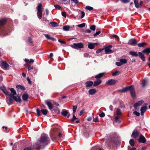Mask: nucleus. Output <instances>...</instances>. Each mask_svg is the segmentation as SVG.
<instances>
[{
    "label": "nucleus",
    "instance_id": "f704fd0d",
    "mask_svg": "<svg viewBox=\"0 0 150 150\" xmlns=\"http://www.w3.org/2000/svg\"><path fill=\"white\" fill-rule=\"evenodd\" d=\"M11 93H11L14 96V95H16V91L13 88H11L10 90Z\"/></svg>",
    "mask_w": 150,
    "mask_h": 150
},
{
    "label": "nucleus",
    "instance_id": "c03bdc74",
    "mask_svg": "<svg viewBox=\"0 0 150 150\" xmlns=\"http://www.w3.org/2000/svg\"><path fill=\"white\" fill-rule=\"evenodd\" d=\"M77 108V105H74L73 106V113H75L76 111V110Z\"/></svg>",
    "mask_w": 150,
    "mask_h": 150
},
{
    "label": "nucleus",
    "instance_id": "338daca9",
    "mask_svg": "<svg viewBox=\"0 0 150 150\" xmlns=\"http://www.w3.org/2000/svg\"><path fill=\"white\" fill-rule=\"evenodd\" d=\"M113 37L115 38H117L118 39H119V38L116 35H113Z\"/></svg>",
    "mask_w": 150,
    "mask_h": 150
},
{
    "label": "nucleus",
    "instance_id": "0e129e2a",
    "mask_svg": "<svg viewBox=\"0 0 150 150\" xmlns=\"http://www.w3.org/2000/svg\"><path fill=\"white\" fill-rule=\"evenodd\" d=\"M28 41L30 43H32V41L31 39L29 38L28 39Z\"/></svg>",
    "mask_w": 150,
    "mask_h": 150
},
{
    "label": "nucleus",
    "instance_id": "c85d7f7f",
    "mask_svg": "<svg viewBox=\"0 0 150 150\" xmlns=\"http://www.w3.org/2000/svg\"><path fill=\"white\" fill-rule=\"evenodd\" d=\"M16 88L18 90L21 89L22 90H25V88L23 86H21L20 85H18L16 86Z\"/></svg>",
    "mask_w": 150,
    "mask_h": 150
},
{
    "label": "nucleus",
    "instance_id": "f3484780",
    "mask_svg": "<svg viewBox=\"0 0 150 150\" xmlns=\"http://www.w3.org/2000/svg\"><path fill=\"white\" fill-rule=\"evenodd\" d=\"M1 67L4 69H7L9 67V65L5 62H3L1 64Z\"/></svg>",
    "mask_w": 150,
    "mask_h": 150
},
{
    "label": "nucleus",
    "instance_id": "f257e3e1",
    "mask_svg": "<svg viewBox=\"0 0 150 150\" xmlns=\"http://www.w3.org/2000/svg\"><path fill=\"white\" fill-rule=\"evenodd\" d=\"M50 143L48 136L46 134L42 135L41 138L36 143L37 146L39 148H43Z\"/></svg>",
    "mask_w": 150,
    "mask_h": 150
},
{
    "label": "nucleus",
    "instance_id": "69168bd1",
    "mask_svg": "<svg viewBox=\"0 0 150 150\" xmlns=\"http://www.w3.org/2000/svg\"><path fill=\"white\" fill-rule=\"evenodd\" d=\"M109 109L111 111H112L113 109V107L112 105H110L109 106Z\"/></svg>",
    "mask_w": 150,
    "mask_h": 150
},
{
    "label": "nucleus",
    "instance_id": "39448f33",
    "mask_svg": "<svg viewBox=\"0 0 150 150\" xmlns=\"http://www.w3.org/2000/svg\"><path fill=\"white\" fill-rule=\"evenodd\" d=\"M8 35V29L6 28H2L0 29V36L2 37Z\"/></svg>",
    "mask_w": 150,
    "mask_h": 150
},
{
    "label": "nucleus",
    "instance_id": "49530a36",
    "mask_svg": "<svg viewBox=\"0 0 150 150\" xmlns=\"http://www.w3.org/2000/svg\"><path fill=\"white\" fill-rule=\"evenodd\" d=\"M90 29L93 31L95 30L96 29L95 25H92L90 27Z\"/></svg>",
    "mask_w": 150,
    "mask_h": 150
},
{
    "label": "nucleus",
    "instance_id": "b1692460",
    "mask_svg": "<svg viewBox=\"0 0 150 150\" xmlns=\"http://www.w3.org/2000/svg\"><path fill=\"white\" fill-rule=\"evenodd\" d=\"M101 82L102 81L101 80L98 79L94 82L93 86H96L100 84Z\"/></svg>",
    "mask_w": 150,
    "mask_h": 150
},
{
    "label": "nucleus",
    "instance_id": "dca6fc26",
    "mask_svg": "<svg viewBox=\"0 0 150 150\" xmlns=\"http://www.w3.org/2000/svg\"><path fill=\"white\" fill-rule=\"evenodd\" d=\"M0 89L6 95L9 96L10 94L6 90L5 87L4 86H3L0 87Z\"/></svg>",
    "mask_w": 150,
    "mask_h": 150
},
{
    "label": "nucleus",
    "instance_id": "f8f14e48",
    "mask_svg": "<svg viewBox=\"0 0 150 150\" xmlns=\"http://www.w3.org/2000/svg\"><path fill=\"white\" fill-rule=\"evenodd\" d=\"M138 140L140 143H144L146 142L145 137L142 134L139 135V138L138 139Z\"/></svg>",
    "mask_w": 150,
    "mask_h": 150
},
{
    "label": "nucleus",
    "instance_id": "58836bf2",
    "mask_svg": "<svg viewBox=\"0 0 150 150\" xmlns=\"http://www.w3.org/2000/svg\"><path fill=\"white\" fill-rule=\"evenodd\" d=\"M116 113L117 115H120L122 112L119 108H117L116 111Z\"/></svg>",
    "mask_w": 150,
    "mask_h": 150
},
{
    "label": "nucleus",
    "instance_id": "bb28decb",
    "mask_svg": "<svg viewBox=\"0 0 150 150\" xmlns=\"http://www.w3.org/2000/svg\"><path fill=\"white\" fill-rule=\"evenodd\" d=\"M12 97L10 96L8 100H7V102L8 105H10L12 104L13 100Z\"/></svg>",
    "mask_w": 150,
    "mask_h": 150
},
{
    "label": "nucleus",
    "instance_id": "412c9836",
    "mask_svg": "<svg viewBox=\"0 0 150 150\" xmlns=\"http://www.w3.org/2000/svg\"><path fill=\"white\" fill-rule=\"evenodd\" d=\"M46 105H47L49 109L50 110L52 109L53 108L52 105V103L50 102L46 101L45 102Z\"/></svg>",
    "mask_w": 150,
    "mask_h": 150
},
{
    "label": "nucleus",
    "instance_id": "9d476101",
    "mask_svg": "<svg viewBox=\"0 0 150 150\" xmlns=\"http://www.w3.org/2000/svg\"><path fill=\"white\" fill-rule=\"evenodd\" d=\"M139 135V133L137 130L135 129L132 133L131 137L134 138H136Z\"/></svg>",
    "mask_w": 150,
    "mask_h": 150
},
{
    "label": "nucleus",
    "instance_id": "774afa93",
    "mask_svg": "<svg viewBox=\"0 0 150 150\" xmlns=\"http://www.w3.org/2000/svg\"><path fill=\"white\" fill-rule=\"evenodd\" d=\"M23 150H31V148L30 147H27L25 148Z\"/></svg>",
    "mask_w": 150,
    "mask_h": 150
},
{
    "label": "nucleus",
    "instance_id": "a18cd8bd",
    "mask_svg": "<svg viewBox=\"0 0 150 150\" xmlns=\"http://www.w3.org/2000/svg\"><path fill=\"white\" fill-rule=\"evenodd\" d=\"M77 118L75 116V113H73V118L71 120V121L73 122L74 121H75L77 119Z\"/></svg>",
    "mask_w": 150,
    "mask_h": 150
},
{
    "label": "nucleus",
    "instance_id": "603ef678",
    "mask_svg": "<svg viewBox=\"0 0 150 150\" xmlns=\"http://www.w3.org/2000/svg\"><path fill=\"white\" fill-rule=\"evenodd\" d=\"M58 42L62 44H66V42H65L63 41H62L60 39H59L58 40Z\"/></svg>",
    "mask_w": 150,
    "mask_h": 150
},
{
    "label": "nucleus",
    "instance_id": "e433bc0d",
    "mask_svg": "<svg viewBox=\"0 0 150 150\" xmlns=\"http://www.w3.org/2000/svg\"><path fill=\"white\" fill-rule=\"evenodd\" d=\"M50 24L52 26L54 27L57 26L58 25L57 23L55 22H50Z\"/></svg>",
    "mask_w": 150,
    "mask_h": 150
},
{
    "label": "nucleus",
    "instance_id": "a19ab883",
    "mask_svg": "<svg viewBox=\"0 0 150 150\" xmlns=\"http://www.w3.org/2000/svg\"><path fill=\"white\" fill-rule=\"evenodd\" d=\"M85 8L86 9L89 11H91L93 10V7L90 6H87Z\"/></svg>",
    "mask_w": 150,
    "mask_h": 150
},
{
    "label": "nucleus",
    "instance_id": "5701e85b",
    "mask_svg": "<svg viewBox=\"0 0 150 150\" xmlns=\"http://www.w3.org/2000/svg\"><path fill=\"white\" fill-rule=\"evenodd\" d=\"M25 68L27 69V70L28 71L33 69V66H31L28 64H25Z\"/></svg>",
    "mask_w": 150,
    "mask_h": 150
},
{
    "label": "nucleus",
    "instance_id": "c756f323",
    "mask_svg": "<svg viewBox=\"0 0 150 150\" xmlns=\"http://www.w3.org/2000/svg\"><path fill=\"white\" fill-rule=\"evenodd\" d=\"M24 60L25 62L27 63L28 62L33 63L34 62V60L32 59H30V60H29L28 59L26 58L24 59Z\"/></svg>",
    "mask_w": 150,
    "mask_h": 150
},
{
    "label": "nucleus",
    "instance_id": "6e6d98bb",
    "mask_svg": "<svg viewBox=\"0 0 150 150\" xmlns=\"http://www.w3.org/2000/svg\"><path fill=\"white\" fill-rule=\"evenodd\" d=\"M119 72L118 71H117L115 73H113L112 75L113 76H116L117 75H118L119 74Z\"/></svg>",
    "mask_w": 150,
    "mask_h": 150
},
{
    "label": "nucleus",
    "instance_id": "864d4df0",
    "mask_svg": "<svg viewBox=\"0 0 150 150\" xmlns=\"http://www.w3.org/2000/svg\"><path fill=\"white\" fill-rule=\"evenodd\" d=\"M100 33V31H98L94 35V37L96 36H97Z\"/></svg>",
    "mask_w": 150,
    "mask_h": 150
},
{
    "label": "nucleus",
    "instance_id": "de8ad7c7",
    "mask_svg": "<svg viewBox=\"0 0 150 150\" xmlns=\"http://www.w3.org/2000/svg\"><path fill=\"white\" fill-rule=\"evenodd\" d=\"M54 6L55 7V8L56 9H57L59 10L61 8V7L60 6H59V5H54Z\"/></svg>",
    "mask_w": 150,
    "mask_h": 150
},
{
    "label": "nucleus",
    "instance_id": "bf43d9fd",
    "mask_svg": "<svg viewBox=\"0 0 150 150\" xmlns=\"http://www.w3.org/2000/svg\"><path fill=\"white\" fill-rule=\"evenodd\" d=\"M62 16L64 17L65 18L66 17V13L65 12H62Z\"/></svg>",
    "mask_w": 150,
    "mask_h": 150
},
{
    "label": "nucleus",
    "instance_id": "8fccbe9b",
    "mask_svg": "<svg viewBox=\"0 0 150 150\" xmlns=\"http://www.w3.org/2000/svg\"><path fill=\"white\" fill-rule=\"evenodd\" d=\"M81 18H82L85 15V13L84 11H81Z\"/></svg>",
    "mask_w": 150,
    "mask_h": 150
},
{
    "label": "nucleus",
    "instance_id": "680f3d73",
    "mask_svg": "<svg viewBox=\"0 0 150 150\" xmlns=\"http://www.w3.org/2000/svg\"><path fill=\"white\" fill-rule=\"evenodd\" d=\"M93 121L95 122H97L98 121V120L97 118L96 117L95 118H93Z\"/></svg>",
    "mask_w": 150,
    "mask_h": 150
},
{
    "label": "nucleus",
    "instance_id": "ea45409f",
    "mask_svg": "<svg viewBox=\"0 0 150 150\" xmlns=\"http://www.w3.org/2000/svg\"><path fill=\"white\" fill-rule=\"evenodd\" d=\"M41 111L42 113L44 115H46L47 114L48 112L45 109H42L41 110Z\"/></svg>",
    "mask_w": 150,
    "mask_h": 150
},
{
    "label": "nucleus",
    "instance_id": "4c0bfd02",
    "mask_svg": "<svg viewBox=\"0 0 150 150\" xmlns=\"http://www.w3.org/2000/svg\"><path fill=\"white\" fill-rule=\"evenodd\" d=\"M129 143L131 146H133L134 144V142L133 139H131L129 141Z\"/></svg>",
    "mask_w": 150,
    "mask_h": 150
},
{
    "label": "nucleus",
    "instance_id": "2f4dec72",
    "mask_svg": "<svg viewBox=\"0 0 150 150\" xmlns=\"http://www.w3.org/2000/svg\"><path fill=\"white\" fill-rule=\"evenodd\" d=\"M134 1L136 7L138 8L140 7V4H139L137 0H134Z\"/></svg>",
    "mask_w": 150,
    "mask_h": 150
},
{
    "label": "nucleus",
    "instance_id": "6e6552de",
    "mask_svg": "<svg viewBox=\"0 0 150 150\" xmlns=\"http://www.w3.org/2000/svg\"><path fill=\"white\" fill-rule=\"evenodd\" d=\"M9 96H11V97H12L13 99L14 100L16 101L17 102H18L19 103H20L21 102V100L19 96H17V97L13 95L11 93H10L9 95Z\"/></svg>",
    "mask_w": 150,
    "mask_h": 150
},
{
    "label": "nucleus",
    "instance_id": "0eeeda50",
    "mask_svg": "<svg viewBox=\"0 0 150 150\" xmlns=\"http://www.w3.org/2000/svg\"><path fill=\"white\" fill-rule=\"evenodd\" d=\"M120 62H117L116 64L117 66H120L124 64L127 63V61L125 59H121L119 60Z\"/></svg>",
    "mask_w": 150,
    "mask_h": 150
},
{
    "label": "nucleus",
    "instance_id": "a878e982",
    "mask_svg": "<svg viewBox=\"0 0 150 150\" xmlns=\"http://www.w3.org/2000/svg\"><path fill=\"white\" fill-rule=\"evenodd\" d=\"M96 92V90L94 89H91L88 91V93L90 95H93Z\"/></svg>",
    "mask_w": 150,
    "mask_h": 150
},
{
    "label": "nucleus",
    "instance_id": "473e14b6",
    "mask_svg": "<svg viewBox=\"0 0 150 150\" xmlns=\"http://www.w3.org/2000/svg\"><path fill=\"white\" fill-rule=\"evenodd\" d=\"M147 83V81L146 79H144L142 81V84L143 87L145 86Z\"/></svg>",
    "mask_w": 150,
    "mask_h": 150
},
{
    "label": "nucleus",
    "instance_id": "72a5a7b5",
    "mask_svg": "<svg viewBox=\"0 0 150 150\" xmlns=\"http://www.w3.org/2000/svg\"><path fill=\"white\" fill-rule=\"evenodd\" d=\"M70 28V27L69 25H65L63 27V29L65 31H68L69 30V29Z\"/></svg>",
    "mask_w": 150,
    "mask_h": 150
},
{
    "label": "nucleus",
    "instance_id": "ddd939ff",
    "mask_svg": "<svg viewBox=\"0 0 150 150\" xmlns=\"http://www.w3.org/2000/svg\"><path fill=\"white\" fill-rule=\"evenodd\" d=\"M109 140H111L112 141H113L114 139H116L117 137V134L115 133L110 134L109 135Z\"/></svg>",
    "mask_w": 150,
    "mask_h": 150
},
{
    "label": "nucleus",
    "instance_id": "423d86ee",
    "mask_svg": "<svg viewBox=\"0 0 150 150\" xmlns=\"http://www.w3.org/2000/svg\"><path fill=\"white\" fill-rule=\"evenodd\" d=\"M71 46L72 48L76 49L83 48L84 47L83 44L81 42L74 43L73 45H71Z\"/></svg>",
    "mask_w": 150,
    "mask_h": 150
},
{
    "label": "nucleus",
    "instance_id": "f03ea898",
    "mask_svg": "<svg viewBox=\"0 0 150 150\" xmlns=\"http://www.w3.org/2000/svg\"><path fill=\"white\" fill-rule=\"evenodd\" d=\"M128 90H129L130 91L131 96L133 98L135 97V93L133 86L131 85L128 86L122 89L123 92H126Z\"/></svg>",
    "mask_w": 150,
    "mask_h": 150
},
{
    "label": "nucleus",
    "instance_id": "20e7f679",
    "mask_svg": "<svg viewBox=\"0 0 150 150\" xmlns=\"http://www.w3.org/2000/svg\"><path fill=\"white\" fill-rule=\"evenodd\" d=\"M38 12L37 15L38 18L40 19L42 16V5L41 4H39L37 7Z\"/></svg>",
    "mask_w": 150,
    "mask_h": 150
},
{
    "label": "nucleus",
    "instance_id": "e2e57ef3",
    "mask_svg": "<svg viewBox=\"0 0 150 150\" xmlns=\"http://www.w3.org/2000/svg\"><path fill=\"white\" fill-rule=\"evenodd\" d=\"M88 55H89V54L88 53H84V56L85 57H87L88 56Z\"/></svg>",
    "mask_w": 150,
    "mask_h": 150
},
{
    "label": "nucleus",
    "instance_id": "37998d69",
    "mask_svg": "<svg viewBox=\"0 0 150 150\" xmlns=\"http://www.w3.org/2000/svg\"><path fill=\"white\" fill-rule=\"evenodd\" d=\"M85 26V24L84 23H82V24H79L77 25V26L78 27H79V28H81L84 27Z\"/></svg>",
    "mask_w": 150,
    "mask_h": 150
},
{
    "label": "nucleus",
    "instance_id": "2eb2a0df",
    "mask_svg": "<svg viewBox=\"0 0 150 150\" xmlns=\"http://www.w3.org/2000/svg\"><path fill=\"white\" fill-rule=\"evenodd\" d=\"M137 43L136 40L134 39H131L128 42V44L131 45H135Z\"/></svg>",
    "mask_w": 150,
    "mask_h": 150
},
{
    "label": "nucleus",
    "instance_id": "aec40b11",
    "mask_svg": "<svg viewBox=\"0 0 150 150\" xmlns=\"http://www.w3.org/2000/svg\"><path fill=\"white\" fill-rule=\"evenodd\" d=\"M142 53L145 54L146 55H148L150 53V48H147L143 50Z\"/></svg>",
    "mask_w": 150,
    "mask_h": 150
},
{
    "label": "nucleus",
    "instance_id": "7c9ffc66",
    "mask_svg": "<svg viewBox=\"0 0 150 150\" xmlns=\"http://www.w3.org/2000/svg\"><path fill=\"white\" fill-rule=\"evenodd\" d=\"M104 74V73H100L96 75L95 76V78L96 79L100 78L103 76Z\"/></svg>",
    "mask_w": 150,
    "mask_h": 150
},
{
    "label": "nucleus",
    "instance_id": "13d9d810",
    "mask_svg": "<svg viewBox=\"0 0 150 150\" xmlns=\"http://www.w3.org/2000/svg\"><path fill=\"white\" fill-rule=\"evenodd\" d=\"M45 36L47 39H49V40H50L51 37H50V35H48L45 34Z\"/></svg>",
    "mask_w": 150,
    "mask_h": 150
},
{
    "label": "nucleus",
    "instance_id": "c9c22d12",
    "mask_svg": "<svg viewBox=\"0 0 150 150\" xmlns=\"http://www.w3.org/2000/svg\"><path fill=\"white\" fill-rule=\"evenodd\" d=\"M146 42H142L138 44L137 45L139 47H144L145 45H146Z\"/></svg>",
    "mask_w": 150,
    "mask_h": 150
},
{
    "label": "nucleus",
    "instance_id": "09e8293b",
    "mask_svg": "<svg viewBox=\"0 0 150 150\" xmlns=\"http://www.w3.org/2000/svg\"><path fill=\"white\" fill-rule=\"evenodd\" d=\"M121 2L123 3H126L129 2V0H120Z\"/></svg>",
    "mask_w": 150,
    "mask_h": 150
},
{
    "label": "nucleus",
    "instance_id": "9b49d317",
    "mask_svg": "<svg viewBox=\"0 0 150 150\" xmlns=\"http://www.w3.org/2000/svg\"><path fill=\"white\" fill-rule=\"evenodd\" d=\"M116 82V80L111 79L107 81L105 83V84L108 85H114Z\"/></svg>",
    "mask_w": 150,
    "mask_h": 150
},
{
    "label": "nucleus",
    "instance_id": "393cba45",
    "mask_svg": "<svg viewBox=\"0 0 150 150\" xmlns=\"http://www.w3.org/2000/svg\"><path fill=\"white\" fill-rule=\"evenodd\" d=\"M93 83L92 81H88L85 83V85L86 87H89L92 85Z\"/></svg>",
    "mask_w": 150,
    "mask_h": 150
},
{
    "label": "nucleus",
    "instance_id": "cd10ccee",
    "mask_svg": "<svg viewBox=\"0 0 150 150\" xmlns=\"http://www.w3.org/2000/svg\"><path fill=\"white\" fill-rule=\"evenodd\" d=\"M28 98V95L27 94H24L22 95V99L24 101H27Z\"/></svg>",
    "mask_w": 150,
    "mask_h": 150
},
{
    "label": "nucleus",
    "instance_id": "6ab92c4d",
    "mask_svg": "<svg viewBox=\"0 0 150 150\" xmlns=\"http://www.w3.org/2000/svg\"><path fill=\"white\" fill-rule=\"evenodd\" d=\"M147 109V107L145 106L142 107L140 109L141 113V115H143L144 113L146 111Z\"/></svg>",
    "mask_w": 150,
    "mask_h": 150
},
{
    "label": "nucleus",
    "instance_id": "7ed1b4c3",
    "mask_svg": "<svg viewBox=\"0 0 150 150\" xmlns=\"http://www.w3.org/2000/svg\"><path fill=\"white\" fill-rule=\"evenodd\" d=\"M130 55L135 57L139 56V57L143 61H145V58L144 55L142 52H139L137 53V52L130 51L129 52Z\"/></svg>",
    "mask_w": 150,
    "mask_h": 150
},
{
    "label": "nucleus",
    "instance_id": "1a4fd4ad",
    "mask_svg": "<svg viewBox=\"0 0 150 150\" xmlns=\"http://www.w3.org/2000/svg\"><path fill=\"white\" fill-rule=\"evenodd\" d=\"M112 45H110L108 46L105 47V54H108L113 52V51H112L111 50V48H112Z\"/></svg>",
    "mask_w": 150,
    "mask_h": 150
},
{
    "label": "nucleus",
    "instance_id": "4d7b16f0",
    "mask_svg": "<svg viewBox=\"0 0 150 150\" xmlns=\"http://www.w3.org/2000/svg\"><path fill=\"white\" fill-rule=\"evenodd\" d=\"M99 116L100 117H103L105 116V114L104 112H102L99 115Z\"/></svg>",
    "mask_w": 150,
    "mask_h": 150
},
{
    "label": "nucleus",
    "instance_id": "5fc2aeb1",
    "mask_svg": "<svg viewBox=\"0 0 150 150\" xmlns=\"http://www.w3.org/2000/svg\"><path fill=\"white\" fill-rule=\"evenodd\" d=\"M103 50V49H99L97 50V51H96V53H100Z\"/></svg>",
    "mask_w": 150,
    "mask_h": 150
},
{
    "label": "nucleus",
    "instance_id": "4be33fe9",
    "mask_svg": "<svg viewBox=\"0 0 150 150\" xmlns=\"http://www.w3.org/2000/svg\"><path fill=\"white\" fill-rule=\"evenodd\" d=\"M96 45V43L90 42H88V47L90 49H93L94 48Z\"/></svg>",
    "mask_w": 150,
    "mask_h": 150
},
{
    "label": "nucleus",
    "instance_id": "a211bd4d",
    "mask_svg": "<svg viewBox=\"0 0 150 150\" xmlns=\"http://www.w3.org/2000/svg\"><path fill=\"white\" fill-rule=\"evenodd\" d=\"M62 114L64 116H66L69 113L68 115V118H69L70 116V114L68 112V111L66 110H62Z\"/></svg>",
    "mask_w": 150,
    "mask_h": 150
},
{
    "label": "nucleus",
    "instance_id": "79ce46f5",
    "mask_svg": "<svg viewBox=\"0 0 150 150\" xmlns=\"http://www.w3.org/2000/svg\"><path fill=\"white\" fill-rule=\"evenodd\" d=\"M37 117H39L40 115V111L39 108H37L36 110Z\"/></svg>",
    "mask_w": 150,
    "mask_h": 150
},
{
    "label": "nucleus",
    "instance_id": "3c124183",
    "mask_svg": "<svg viewBox=\"0 0 150 150\" xmlns=\"http://www.w3.org/2000/svg\"><path fill=\"white\" fill-rule=\"evenodd\" d=\"M133 114L137 116H139L140 115L139 113L137 112V111L134 112Z\"/></svg>",
    "mask_w": 150,
    "mask_h": 150
},
{
    "label": "nucleus",
    "instance_id": "4468645a",
    "mask_svg": "<svg viewBox=\"0 0 150 150\" xmlns=\"http://www.w3.org/2000/svg\"><path fill=\"white\" fill-rule=\"evenodd\" d=\"M144 102V101L142 100L139 101L138 102L134 103L133 107L134 108L137 109L138 106L141 105Z\"/></svg>",
    "mask_w": 150,
    "mask_h": 150
},
{
    "label": "nucleus",
    "instance_id": "052dcab7",
    "mask_svg": "<svg viewBox=\"0 0 150 150\" xmlns=\"http://www.w3.org/2000/svg\"><path fill=\"white\" fill-rule=\"evenodd\" d=\"M27 80L28 81V83L29 84H31V82L30 80V79L29 77H27Z\"/></svg>",
    "mask_w": 150,
    "mask_h": 150
}]
</instances>
